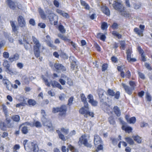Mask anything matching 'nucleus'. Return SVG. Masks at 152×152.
I'll return each mask as SVG.
<instances>
[{
	"label": "nucleus",
	"mask_w": 152,
	"mask_h": 152,
	"mask_svg": "<svg viewBox=\"0 0 152 152\" xmlns=\"http://www.w3.org/2000/svg\"><path fill=\"white\" fill-rule=\"evenodd\" d=\"M80 3L81 5L84 7L85 9L87 10H90V7L85 1L83 0H80Z\"/></svg>",
	"instance_id": "nucleus-21"
},
{
	"label": "nucleus",
	"mask_w": 152,
	"mask_h": 152,
	"mask_svg": "<svg viewBox=\"0 0 152 152\" xmlns=\"http://www.w3.org/2000/svg\"><path fill=\"white\" fill-rule=\"evenodd\" d=\"M53 4L54 5L57 7H59V2L56 0H54L53 1Z\"/></svg>",
	"instance_id": "nucleus-64"
},
{
	"label": "nucleus",
	"mask_w": 152,
	"mask_h": 152,
	"mask_svg": "<svg viewBox=\"0 0 152 152\" xmlns=\"http://www.w3.org/2000/svg\"><path fill=\"white\" fill-rule=\"evenodd\" d=\"M68 148L72 152H78V150L74 147L70 145L68 146Z\"/></svg>",
	"instance_id": "nucleus-47"
},
{
	"label": "nucleus",
	"mask_w": 152,
	"mask_h": 152,
	"mask_svg": "<svg viewBox=\"0 0 152 152\" xmlns=\"http://www.w3.org/2000/svg\"><path fill=\"white\" fill-rule=\"evenodd\" d=\"M88 110L89 108L88 104L87 107H86L85 105H84V107L79 110V112L80 113L84 115V116L85 117L87 118L88 117Z\"/></svg>",
	"instance_id": "nucleus-9"
},
{
	"label": "nucleus",
	"mask_w": 152,
	"mask_h": 152,
	"mask_svg": "<svg viewBox=\"0 0 152 152\" xmlns=\"http://www.w3.org/2000/svg\"><path fill=\"white\" fill-rule=\"evenodd\" d=\"M134 32L140 36H143V31L140 30L139 28H134Z\"/></svg>",
	"instance_id": "nucleus-27"
},
{
	"label": "nucleus",
	"mask_w": 152,
	"mask_h": 152,
	"mask_svg": "<svg viewBox=\"0 0 152 152\" xmlns=\"http://www.w3.org/2000/svg\"><path fill=\"white\" fill-rule=\"evenodd\" d=\"M34 55L37 58L40 57V49H33Z\"/></svg>",
	"instance_id": "nucleus-28"
},
{
	"label": "nucleus",
	"mask_w": 152,
	"mask_h": 152,
	"mask_svg": "<svg viewBox=\"0 0 152 152\" xmlns=\"http://www.w3.org/2000/svg\"><path fill=\"white\" fill-rule=\"evenodd\" d=\"M61 131L66 134H67L69 132V130L68 129H65L64 127L61 129Z\"/></svg>",
	"instance_id": "nucleus-52"
},
{
	"label": "nucleus",
	"mask_w": 152,
	"mask_h": 152,
	"mask_svg": "<svg viewBox=\"0 0 152 152\" xmlns=\"http://www.w3.org/2000/svg\"><path fill=\"white\" fill-rule=\"evenodd\" d=\"M112 34L114 36L116 37L118 39H120L121 37V35L118 33L117 31H113L112 32Z\"/></svg>",
	"instance_id": "nucleus-39"
},
{
	"label": "nucleus",
	"mask_w": 152,
	"mask_h": 152,
	"mask_svg": "<svg viewBox=\"0 0 152 152\" xmlns=\"http://www.w3.org/2000/svg\"><path fill=\"white\" fill-rule=\"evenodd\" d=\"M67 83L70 86L73 85V82L71 79L68 77H67Z\"/></svg>",
	"instance_id": "nucleus-59"
},
{
	"label": "nucleus",
	"mask_w": 152,
	"mask_h": 152,
	"mask_svg": "<svg viewBox=\"0 0 152 152\" xmlns=\"http://www.w3.org/2000/svg\"><path fill=\"white\" fill-rule=\"evenodd\" d=\"M34 124V126H35L37 128L40 127L42 126L41 123L39 121H37Z\"/></svg>",
	"instance_id": "nucleus-56"
},
{
	"label": "nucleus",
	"mask_w": 152,
	"mask_h": 152,
	"mask_svg": "<svg viewBox=\"0 0 152 152\" xmlns=\"http://www.w3.org/2000/svg\"><path fill=\"white\" fill-rule=\"evenodd\" d=\"M55 68L58 70L61 71L62 72L65 71L66 70V68L62 64L55 63L54 64Z\"/></svg>",
	"instance_id": "nucleus-14"
},
{
	"label": "nucleus",
	"mask_w": 152,
	"mask_h": 152,
	"mask_svg": "<svg viewBox=\"0 0 152 152\" xmlns=\"http://www.w3.org/2000/svg\"><path fill=\"white\" fill-rule=\"evenodd\" d=\"M78 143L80 145L83 144L87 147H91V145L88 142V140L86 138L83 136H82L80 137Z\"/></svg>",
	"instance_id": "nucleus-5"
},
{
	"label": "nucleus",
	"mask_w": 152,
	"mask_h": 152,
	"mask_svg": "<svg viewBox=\"0 0 152 152\" xmlns=\"http://www.w3.org/2000/svg\"><path fill=\"white\" fill-rule=\"evenodd\" d=\"M48 45L50 47L54 48H55V46L52 43V42L51 41H48L46 42Z\"/></svg>",
	"instance_id": "nucleus-51"
},
{
	"label": "nucleus",
	"mask_w": 152,
	"mask_h": 152,
	"mask_svg": "<svg viewBox=\"0 0 152 152\" xmlns=\"http://www.w3.org/2000/svg\"><path fill=\"white\" fill-rule=\"evenodd\" d=\"M7 127L5 123H4V122H1L0 123V128L2 130H5Z\"/></svg>",
	"instance_id": "nucleus-32"
},
{
	"label": "nucleus",
	"mask_w": 152,
	"mask_h": 152,
	"mask_svg": "<svg viewBox=\"0 0 152 152\" xmlns=\"http://www.w3.org/2000/svg\"><path fill=\"white\" fill-rule=\"evenodd\" d=\"M3 56L4 58H9L10 56V54L8 52H4L3 53Z\"/></svg>",
	"instance_id": "nucleus-55"
},
{
	"label": "nucleus",
	"mask_w": 152,
	"mask_h": 152,
	"mask_svg": "<svg viewBox=\"0 0 152 152\" xmlns=\"http://www.w3.org/2000/svg\"><path fill=\"white\" fill-rule=\"evenodd\" d=\"M109 121L111 124H114L115 123V121L113 117L111 116L108 118Z\"/></svg>",
	"instance_id": "nucleus-53"
},
{
	"label": "nucleus",
	"mask_w": 152,
	"mask_h": 152,
	"mask_svg": "<svg viewBox=\"0 0 152 152\" xmlns=\"http://www.w3.org/2000/svg\"><path fill=\"white\" fill-rule=\"evenodd\" d=\"M126 141L130 145H133L134 144V141L133 139L129 137H126L125 138Z\"/></svg>",
	"instance_id": "nucleus-29"
},
{
	"label": "nucleus",
	"mask_w": 152,
	"mask_h": 152,
	"mask_svg": "<svg viewBox=\"0 0 152 152\" xmlns=\"http://www.w3.org/2000/svg\"><path fill=\"white\" fill-rule=\"evenodd\" d=\"M42 120L44 126H46L49 130H53V127L50 120L46 118H42Z\"/></svg>",
	"instance_id": "nucleus-4"
},
{
	"label": "nucleus",
	"mask_w": 152,
	"mask_h": 152,
	"mask_svg": "<svg viewBox=\"0 0 152 152\" xmlns=\"http://www.w3.org/2000/svg\"><path fill=\"white\" fill-rule=\"evenodd\" d=\"M19 58V55L17 53L15 54L12 57H10L9 60L11 62L16 61Z\"/></svg>",
	"instance_id": "nucleus-20"
},
{
	"label": "nucleus",
	"mask_w": 152,
	"mask_h": 152,
	"mask_svg": "<svg viewBox=\"0 0 152 152\" xmlns=\"http://www.w3.org/2000/svg\"><path fill=\"white\" fill-rule=\"evenodd\" d=\"M108 67V65L106 64H103L102 66V71H104L106 70Z\"/></svg>",
	"instance_id": "nucleus-54"
},
{
	"label": "nucleus",
	"mask_w": 152,
	"mask_h": 152,
	"mask_svg": "<svg viewBox=\"0 0 152 152\" xmlns=\"http://www.w3.org/2000/svg\"><path fill=\"white\" fill-rule=\"evenodd\" d=\"M107 28V23L104 22L101 25L102 29L103 30H105Z\"/></svg>",
	"instance_id": "nucleus-49"
},
{
	"label": "nucleus",
	"mask_w": 152,
	"mask_h": 152,
	"mask_svg": "<svg viewBox=\"0 0 152 152\" xmlns=\"http://www.w3.org/2000/svg\"><path fill=\"white\" fill-rule=\"evenodd\" d=\"M3 83L5 86L7 85L10 82L7 79H4L2 80Z\"/></svg>",
	"instance_id": "nucleus-61"
},
{
	"label": "nucleus",
	"mask_w": 152,
	"mask_h": 152,
	"mask_svg": "<svg viewBox=\"0 0 152 152\" xmlns=\"http://www.w3.org/2000/svg\"><path fill=\"white\" fill-rule=\"evenodd\" d=\"M17 66L20 69H22L23 67V64L21 63H18L17 64Z\"/></svg>",
	"instance_id": "nucleus-63"
},
{
	"label": "nucleus",
	"mask_w": 152,
	"mask_h": 152,
	"mask_svg": "<svg viewBox=\"0 0 152 152\" xmlns=\"http://www.w3.org/2000/svg\"><path fill=\"white\" fill-rule=\"evenodd\" d=\"M69 59L70 60L71 63H76L77 60L74 56H70L69 57Z\"/></svg>",
	"instance_id": "nucleus-50"
},
{
	"label": "nucleus",
	"mask_w": 152,
	"mask_h": 152,
	"mask_svg": "<svg viewBox=\"0 0 152 152\" xmlns=\"http://www.w3.org/2000/svg\"><path fill=\"white\" fill-rule=\"evenodd\" d=\"M41 77L44 82L45 85L48 87H50V85L51 84L53 88L57 87L60 90L63 89V87L61 86L60 84L57 81L51 80L50 82H49L47 77H45L44 76L42 75Z\"/></svg>",
	"instance_id": "nucleus-2"
},
{
	"label": "nucleus",
	"mask_w": 152,
	"mask_h": 152,
	"mask_svg": "<svg viewBox=\"0 0 152 152\" xmlns=\"http://www.w3.org/2000/svg\"><path fill=\"white\" fill-rule=\"evenodd\" d=\"M145 97L148 101L150 102L151 101V96L148 92L146 93Z\"/></svg>",
	"instance_id": "nucleus-44"
},
{
	"label": "nucleus",
	"mask_w": 152,
	"mask_h": 152,
	"mask_svg": "<svg viewBox=\"0 0 152 152\" xmlns=\"http://www.w3.org/2000/svg\"><path fill=\"white\" fill-rule=\"evenodd\" d=\"M55 17V15L54 13H53V14L49 15L48 16V18L51 24H53V22L54 20V18Z\"/></svg>",
	"instance_id": "nucleus-34"
},
{
	"label": "nucleus",
	"mask_w": 152,
	"mask_h": 152,
	"mask_svg": "<svg viewBox=\"0 0 152 152\" xmlns=\"http://www.w3.org/2000/svg\"><path fill=\"white\" fill-rule=\"evenodd\" d=\"M32 41L34 44L33 46V49H40L41 47V44L39 40L35 37H32Z\"/></svg>",
	"instance_id": "nucleus-6"
},
{
	"label": "nucleus",
	"mask_w": 152,
	"mask_h": 152,
	"mask_svg": "<svg viewBox=\"0 0 152 152\" xmlns=\"http://www.w3.org/2000/svg\"><path fill=\"white\" fill-rule=\"evenodd\" d=\"M102 142L99 136L95 134L94 137V143L95 145L101 143Z\"/></svg>",
	"instance_id": "nucleus-18"
},
{
	"label": "nucleus",
	"mask_w": 152,
	"mask_h": 152,
	"mask_svg": "<svg viewBox=\"0 0 152 152\" xmlns=\"http://www.w3.org/2000/svg\"><path fill=\"white\" fill-rule=\"evenodd\" d=\"M3 65L5 68V71L7 72H11V70L10 69V64L8 61L6 59L4 60Z\"/></svg>",
	"instance_id": "nucleus-12"
},
{
	"label": "nucleus",
	"mask_w": 152,
	"mask_h": 152,
	"mask_svg": "<svg viewBox=\"0 0 152 152\" xmlns=\"http://www.w3.org/2000/svg\"><path fill=\"white\" fill-rule=\"evenodd\" d=\"M7 1L8 5L10 9L13 10L15 9L17 5V3L16 2L12 0H8Z\"/></svg>",
	"instance_id": "nucleus-11"
},
{
	"label": "nucleus",
	"mask_w": 152,
	"mask_h": 152,
	"mask_svg": "<svg viewBox=\"0 0 152 152\" xmlns=\"http://www.w3.org/2000/svg\"><path fill=\"white\" fill-rule=\"evenodd\" d=\"M113 111L117 116H119L121 114V112L119 107L117 106H115L113 108Z\"/></svg>",
	"instance_id": "nucleus-22"
},
{
	"label": "nucleus",
	"mask_w": 152,
	"mask_h": 152,
	"mask_svg": "<svg viewBox=\"0 0 152 152\" xmlns=\"http://www.w3.org/2000/svg\"><path fill=\"white\" fill-rule=\"evenodd\" d=\"M28 103L29 105L32 106H34L36 104V101L32 99H29L28 101Z\"/></svg>",
	"instance_id": "nucleus-46"
},
{
	"label": "nucleus",
	"mask_w": 152,
	"mask_h": 152,
	"mask_svg": "<svg viewBox=\"0 0 152 152\" xmlns=\"http://www.w3.org/2000/svg\"><path fill=\"white\" fill-rule=\"evenodd\" d=\"M122 129L125 130L126 132L129 133L132 131V128L130 127H125L124 126H122Z\"/></svg>",
	"instance_id": "nucleus-37"
},
{
	"label": "nucleus",
	"mask_w": 152,
	"mask_h": 152,
	"mask_svg": "<svg viewBox=\"0 0 152 152\" xmlns=\"http://www.w3.org/2000/svg\"><path fill=\"white\" fill-rule=\"evenodd\" d=\"M102 12L107 16L110 15V11L109 9L106 6H103L101 8Z\"/></svg>",
	"instance_id": "nucleus-19"
},
{
	"label": "nucleus",
	"mask_w": 152,
	"mask_h": 152,
	"mask_svg": "<svg viewBox=\"0 0 152 152\" xmlns=\"http://www.w3.org/2000/svg\"><path fill=\"white\" fill-rule=\"evenodd\" d=\"M120 48L122 50H124L126 46L125 42L124 41H121L120 42Z\"/></svg>",
	"instance_id": "nucleus-41"
},
{
	"label": "nucleus",
	"mask_w": 152,
	"mask_h": 152,
	"mask_svg": "<svg viewBox=\"0 0 152 152\" xmlns=\"http://www.w3.org/2000/svg\"><path fill=\"white\" fill-rule=\"evenodd\" d=\"M22 133L25 134H26L28 132V129L27 127L26 126H24L23 127L22 129Z\"/></svg>",
	"instance_id": "nucleus-48"
},
{
	"label": "nucleus",
	"mask_w": 152,
	"mask_h": 152,
	"mask_svg": "<svg viewBox=\"0 0 152 152\" xmlns=\"http://www.w3.org/2000/svg\"><path fill=\"white\" fill-rule=\"evenodd\" d=\"M80 98L82 102L84 103V105H85L86 107H87L88 104L86 101V99L83 94L80 95Z\"/></svg>",
	"instance_id": "nucleus-24"
},
{
	"label": "nucleus",
	"mask_w": 152,
	"mask_h": 152,
	"mask_svg": "<svg viewBox=\"0 0 152 152\" xmlns=\"http://www.w3.org/2000/svg\"><path fill=\"white\" fill-rule=\"evenodd\" d=\"M112 61L114 63H117L118 62L117 58L115 56H113L111 58Z\"/></svg>",
	"instance_id": "nucleus-62"
},
{
	"label": "nucleus",
	"mask_w": 152,
	"mask_h": 152,
	"mask_svg": "<svg viewBox=\"0 0 152 152\" xmlns=\"http://www.w3.org/2000/svg\"><path fill=\"white\" fill-rule=\"evenodd\" d=\"M10 23L11 26L12 28V30L13 31L15 32L17 31L18 29V27H17L15 24V22L14 21H10Z\"/></svg>",
	"instance_id": "nucleus-23"
},
{
	"label": "nucleus",
	"mask_w": 152,
	"mask_h": 152,
	"mask_svg": "<svg viewBox=\"0 0 152 152\" xmlns=\"http://www.w3.org/2000/svg\"><path fill=\"white\" fill-rule=\"evenodd\" d=\"M129 84L133 89L134 90L136 86V83L133 81H129Z\"/></svg>",
	"instance_id": "nucleus-40"
},
{
	"label": "nucleus",
	"mask_w": 152,
	"mask_h": 152,
	"mask_svg": "<svg viewBox=\"0 0 152 152\" xmlns=\"http://www.w3.org/2000/svg\"><path fill=\"white\" fill-rule=\"evenodd\" d=\"M108 94L110 96H115V98L116 99L119 98L120 96V92L119 91L115 93L114 91L111 89H108L107 90Z\"/></svg>",
	"instance_id": "nucleus-8"
},
{
	"label": "nucleus",
	"mask_w": 152,
	"mask_h": 152,
	"mask_svg": "<svg viewBox=\"0 0 152 152\" xmlns=\"http://www.w3.org/2000/svg\"><path fill=\"white\" fill-rule=\"evenodd\" d=\"M74 99V97L72 96L71 97L68 101V104L69 106L71 105Z\"/></svg>",
	"instance_id": "nucleus-57"
},
{
	"label": "nucleus",
	"mask_w": 152,
	"mask_h": 152,
	"mask_svg": "<svg viewBox=\"0 0 152 152\" xmlns=\"http://www.w3.org/2000/svg\"><path fill=\"white\" fill-rule=\"evenodd\" d=\"M101 106L105 112H107L110 110V106L107 102H103Z\"/></svg>",
	"instance_id": "nucleus-16"
},
{
	"label": "nucleus",
	"mask_w": 152,
	"mask_h": 152,
	"mask_svg": "<svg viewBox=\"0 0 152 152\" xmlns=\"http://www.w3.org/2000/svg\"><path fill=\"white\" fill-rule=\"evenodd\" d=\"M132 137L134 139V140L139 143H140L141 142V139L139 136L137 135L134 136L133 135Z\"/></svg>",
	"instance_id": "nucleus-30"
},
{
	"label": "nucleus",
	"mask_w": 152,
	"mask_h": 152,
	"mask_svg": "<svg viewBox=\"0 0 152 152\" xmlns=\"http://www.w3.org/2000/svg\"><path fill=\"white\" fill-rule=\"evenodd\" d=\"M18 23L19 26L22 28L26 27V23L24 18L22 16H19L18 18Z\"/></svg>",
	"instance_id": "nucleus-7"
},
{
	"label": "nucleus",
	"mask_w": 152,
	"mask_h": 152,
	"mask_svg": "<svg viewBox=\"0 0 152 152\" xmlns=\"http://www.w3.org/2000/svg\"><path fill=\"white\" fill-rule=\"evenodd\" d=\"M56 132L58 134L59 137L60 139L63 141L66 140V139L64 135L61 133L60 130H57Z\"/></svg>",
	"instance_id": "nucleus-31"
},
{
	"label": "nucleus",
	"mask_w": 152,
	"mask_h": 152,
	"mask_svg": "<svg viewBox=\"0 0 152 152\" xmlns=\"http://www.w3.org/2000/svg\"><path fill=\"white\" fill-rule=\"evenodd\" d=\"M27 142L28 140H24L23 142V144L26 150L32 149L33 152H38L39 148L37 144L33 142H29L28 143L27 146H26Z\"/></svg>",
	"instance_id": "nucleus-3"
},
{
	"label": "nucleus",
	"mask_w": 152,
	"mask_h": 152,
	"mask_svg": "<svg viewBox=\"0 0 152 152\" xmlns=\"http://www.w3.org/2000/svg\"><path fill=\"white\" fill-rule=\"evenodd\" d=\"M98 92L99 98L101 99V102H103L104 99V91L102 89H99L98 90Z\"/></svg>",
	"instance_id": "nucleus-17"
},
{
	"label": "nucleus",
	"mask_w": 152,
	"mask_h": 152,
	"mask_svg": "<svg viewBox=\"0 0 152 152\" xmlns=\"http://www.w3.org/2000/svg\"><path fill=\"white\" fill-rule=\"evenodd\" d=\"M29 23L30 25L34 26L35 25V22L34 19H31L29 21Z\"/></svg>",
	"instance_id": "nucleus-60"
},
{
	"label": "nucleus",
	"mask_w": 152,
	"mask_h": 152,
	"mask_svg": "<svg viewBox=\"0 0 152 152\" xmlns=\"http://www.w3.org/2000/svg\"><path fill=\"white\" fill-rule=\"evenodd\" d=\"M97 37L103 41H104L106 39L105 35L101 33L97 34Z\"/></svg>",
	"instance_id": "nucleus-26"
},
{
	"label": "nucleus",
	"mask_w": 152,
	"mask_h": 152,
	"mask_svg": "<svg viewBox=\"0 0 152 152\" xmlns=\"http://www.w3.org/2000/svg\"><path fill=\"white\" fill-rule=\"evenodd\" d=\"M111 140H112V143L114 145H116L119 140L117 138H110Z\"/></svg>",
	"instance_id": "nucleus-42"
},
{
	"label": "nucleus",
	"mask_w": 152,
	"mask_h": 152,
	"mask_svg": "<svg viewBox=\"0 0 152 152\" xmlns=\"http://www.w3.org/2000/svg\"><path fill=\"white\" fill-rule=\"evenodd\" d=\"M2 110L6 118L9 116V113L7 107L4 104L2 105Z\"/></svg>",
	"instance_id": "nucleus-25"
},
{
	"label": "nucleus",
	"mask_w": 152,
	"mask_h": 152,
	"mask_svg": "<svg viewBox=\"0 0 152 152\" xmlns=\"http://www.w3.org/2000/svg\"><path fill=\"white\" fill-rule=\"evenodd\" d=\"M136 121V118L134 117H131L129 119V121H128V122L129 123L131 124H134Z\"/></svg>",
	"instance_id": "nucleus-45"
},
{
	"label": "nucleus",
	"mask_w": 152,
	"mask_h": 152,
	"mask_svg": "<svg viewBox=\"0 0 152 152\" xmlns=\"http://www.w3.org/2000/svg\"><path fill=\"white\" fill-rule=\"evenodd\" d=\"M58 29L60 32L64 34L65 33L66 30L64 28V27L62 25H60L58 27Z\"/></svg>",
	"instance_id": "nucleus-36"
},
{
	"label": "nucleus",
	"mask_w": 152,
	"mask_h": 152,
	"mask_svg": "<svg viewBox=\"0 0 152 152\" xmlns=\"http://www.w3.org/2000/svg\"><path fill=\"white\" fill-rule=\"evenodd\" d=\"M38 10L42 18L44 19H45L46 17V15L45 14L43 10L41 8H39V9Z\"/></svg>",
	"instance_id": "nucleus-33"
},
{
	"label": "nucleus",
	"mask_w": 152,
	"mask_h": 152,
	"mask_svg": "<svg viewBox=\"0 0 152 152\" xmlns=\"http://www.w3.org/2000/svg\"><path fill=\"white\" fill-rule=\"evenodd\" d=\"M122 86L124 87L126 93L128 94L131 95L132 94V92L134 90L132 88L129 86L126 85L124 83H122Z\"/></svg>",
	"instance_id": "nucleus-13"
},
{
	"label": "nucleus",
	"mask_w": 152,
	"mask_h": 152,
	"mask_svg": "<svg viewBox=\"0 0 152 152\" xmlns=\"http://www.w3.org/2000/svg\"><path fill=\"white\" fill-rule=\"evenodd\" d=\"M11 121V120L10 119L6 118V121L4 123H5L7 127L8 128H10L12 126V125L10 123Z\"/></svg>",
	"instance_id": "nucleus-35"
},
{
	"label": "nucleus",
	"mask_w": 152,
	"mask_h": 152,
	"mask_svg": "<svg viewBox=\"0 0 152 152\" xmlns=\"http://www.w3.org/2000/svg\"><path fill=\"white\" fill-rule=\"evenodd\" d=\"M87 98L89 100V102L91 103L92 106H96L97 105L98 102L96 101L94 99L93 96L92 95L89 94L87 96Z\"/></svg>",
	"instance_id": "nucleus-10"
},
{
	"label": "nucleus",
	"mask_w": 152,
	"mask_h": 152,
	"mask_svg": "<svg viewBox=\"0 0 152 152\" xmlns=\"http://www.w3.org/2000/svg\"><path fill=\"white\" fill-rule=\"evenodd\" d=\"M114 9L119 12V14L126 17L130 16L129 14L125 11V9L123 7L120 1L116 0L114 1L113 4Z\"/></svg>",
	"instance_id": "nucleus-1"
},
{
	"label": "nucleus",
	"mask_w": 152,
	"mask_h": 152,
	"mask_svg": "<svg viewBox=\"0 0 152 152\" xmlns=\"http://www.w3.org/2000/svg\"><path fill=\"white\" fill-rule=\"evenodd\" d=\"M118 25L116 23H114L112 26V27L113 29H115L118 28Z\"/></svg>",
	"instance_id": "nucleus-58"
},
{
	"label": "nucleus",
	"mask_w": 152,
	"mask_h": 152,
	"mask_svg": "<svg viewBox=\"0 0 152 152\" xmlns=\"http://www.w3.org/2000/svg\"><path fill=\"white\" fill-rule=\"evenodd\" d=\"M132 53V50L130 49H128L126 50V54L127 55V60L130 58L131 54Z\"/></svg>",
	"instance_id": "nucleus-38"
},
{
	"label": "nucleus",
	"mask_w": 152,
	"mask_h": 152,
	"mask_svg": "<svg viewBox=\"0 0 152 152\" xmlns=\"http://www.w3.org/2000/svg\"><path fill=\"white\" fill-rule=\"evenodd\" d=\"M59 115H65L66 113L67 107L66 105H63L60 107H59Z\"/></svg>",
	"instance_id": "nucleus-15"
},
{
	"label": "nucleus",
	"mask_w": 152,
	"mask_h": 152,
	"mask_svg": "<svg viewBox=\"0 0 152 152\" xmlns=\"http://www.w3.org/2000/svg\"><path fill=\"white\" fill-rule=\"evenodd\" d=\"M12 118L14 121L16 122H18L20 120V117L18 115L13 116Z\"/></svg>",
	"instance_id": "nucleus-43"
}]
</instances>
